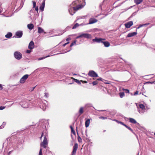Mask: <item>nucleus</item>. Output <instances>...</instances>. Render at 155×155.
Masks as SVG:
<instances>
[{"instance_id": "16", "label": "nucleus", "mask_w": 155, "mask_h": 155, "mask_svg": "<svg viewBox=\"0 0 155 155\" xmlns=\"http://www.w3.org/2000/svg\"><path fill=\"white\" fill-rule=\"evenodd\" d=\"M45 0H43L42 4L40 7V10L41 11H43L45 6Z\"/></svg>"}, {"instance_id": "40", "label": "nucleus", "mask_w": 155, "mask_h": 155, "mask_svg": "<svg viewBox=\"0 0 155 155\" xmlns=\"http://www.w3.org/2000/svg\"><path fill=\"white\" fill-rule=\"evenodd\" d=\"M123 90L125 92L127 93H128L129 92V90H128V89H123Z\"/></svg>"}, {"instance_id": "63", "label": "nucleus", "mask_w": 155, "mask_h": 155, "mask_svg": "<svg viewBox=\"0 0 155 155\" xmlns=\"http://www.w3.org/2000/svg\"><path fill=\"white\" fill-rule=\"evenodd\" d=\"M84 82L85 83H86L87 82V81H84Z\"/></svg>"}, {"instance_id": "62", "label": "nucleus", "mask_w": 155, "mask_h": 155, "mask_svg": "<svg viewBox=\"0 0 155 155\" xmlns=\"http://www.w3.org/2000/svg\"><path fill=\"white\" fill-rule=\"evenodd\" d=\"M113 120V121H115V120H116V119H114V120Z\"/></svg>"}, {"instance_id": "3", "label": "nucleus", "mask_w": 155, "mask_h": 155, "mask_svg": "<svg viewBox=\"0 0 155 155\" xmlns=\"http://www.w3.org/2000/svg\"><path fill=\"white\" fill-rule=\"evenodd\" d=\"M31 101V100L28 99H24L20 102L19 104L22 107L27 108L29 107V105H30Z\"/></svg>"}, {"instance_id": "23", "label": "nucleus", "mask_w": 155, "mask_h": 155, "mask_svg": "<svg viewBox=\"0 0 155 155\" xmlns=\"http://www.w3.org/2000/svg\"><path fill=\"white\" fill-rule=\"evenodd\" d=\"M129 120H130V122L132 123L136 124L137 123L136 120L134 118H129Z\"/></svg>"}, {"instance_id": "45", "label": "nucleus", "mask_w": 155, "mask_h": 155, "mask_svg": "<svg viewBox=\"0 0 155 155\" xmlns=\"http://www.w3.org/2000/svg\"><path fill=\"white\" fill-rule=\"evenodd\" d=\"M45 96L46 97H48V94L46 92L45 93Z\"/></svg>"}, {"instance_id": "33", "label": "nucleus", "mask_w": 155, "mask_h": 155, "mask_svg": "<svg viewBox=\"0 0 155 155\" xmlns=\"http://www.w3.org/2000/svg\"><path fill=\"white\" fill-rule=\"evenodd\" d=\"M35 11L37 12V14L36 15L37 16H38V6L35 7Z\"/></svg>"}, {"instance_id": "54", "label": "nucleus", "mask_w": 155, "mask_h": 155, "mask_svg": "<svg viewBox=\"0 0 155 155\" xmlns=\"http://www.w3.org/2000/svg\"><path fill=\"white\" fill-rule=\"evenodd\" d=\"M115 121L118 123L119 124L120 121H118L117 120H115Z\"/></svg>"}, {"instance_id": "57", "label": "nucleus", "mask_w": 155, "mask_h": 155, "mask_svg": "<svg viewBox=\"0 0 155 155\" xmlns=\"http://www.w3.org/2000/svg\"><path fill=\"white\" fill-rule=\"evenodd\" d=\"M153 82H147V83H151V84H153Z\"/></svg>"}, {"instance_id": "60", "label": "nucleus", "mask_w": 155, "mask_h": 155, "mask_svg": "<svg viewBox=\"0 0 155 155\" xmlns=\"http://www.w3.org/2000/svg\"><path fill=\"white\" fill-rule=\"evenodd\" d=\"M105 110H100L99 111H105Z\"/></svg>"}, {"instance_id": "14", "label": "nucleus", "mask_w": 155, "mask_h": 155, "mask_svg": "<svg viewBox=\"0 0 155 155\" xmlns=\"http://www.w3.org/2000/svg\"><path fill=\"white\" fill-rule=\"evenodd\" d=\"M97 20L94 18H91L89 19V24H91L96 22Z\"/></svg>"}, {"instance_id": "56", "label": "nucleus", "mask_w": 155, "mask_h": 155, "mask_svg": "<svg viewBox=\"0 0 155 155\" xmlns=\"http://www.w3.org/2000/svg\"><path fill=\"white\" fill-rule=\"evenodd\" d=\"M132 7V6H131L130 8H127V9H125V11H127V10H128L129 9L131 8Z\"/></svg>"}, {"instance_id": "5", "label": "nucleus", "mask_w": 155, "mask_h": 155, "mask_svg": "<svg viewBox=\"0 0 155 155\" xmlns=\"http://www.w3.org/2000/svg\"><path fill=\"white\" fill-rule=\"evenodd\" d=\"M47 101L44 100L42 101V103H41L40 105V107L43 111L45 110L47 107Z\"/></svg>"}, {"instance_id": "34", "label": "nucleus", "mask_w": 155, "mask_h": 155, "mask_svg": "<svg viewBox=\"0 0 155 155\" xmlns=\"http://www.w3.org/2000/svg\"><path fill=\"white\" fill-rule=\"evenodd\" d=\"M76 40H75L72 43H71L70 45V47H72L73 46V45H75L76 44Z\"/></svg>"}, {"instance_id": "12", "label": "nucleus", "mask_w": 155, "mask_h": 155, "mask_svg": "<svg viewBox=\"0 0 155 155\" xmlns=\"http://www.w3.org/2000/svg\"><path fill=\"white\" fill-rule=\"evenodd\" d=\"M23 35V32L22 31H17L15 34V36H14V37H15V38H21Z\"/></svg>"}, {"instance_id": "30", "label": "nucleus", "mask_w": 155, "mask_h": 155, "mask_svg": "<svg viewBox=\"0 0 155 155\" xmlns=\"http://www.w3.org/2000/svg\"><path fill=\"white\" fill-rule=\"evenodd\" d=\"M148 24H143V25H139L138 27L137 28V29H139V28H140L143 27V26H144L145 25H147Z\"/></svg>"}, {"instance_id": "21", "label": "nucleus", "mask_w": 155, "mask_h": 155, "mask_svg": "<svg viewBox=\"0 0 155 155\" xmlns=\"http://www.w3.org/2000/svg\"><path fill=\"white\" fill-rule=\"evenodd\" d=\"M28 28L30 30L32 29L34 27V25L32 24H29L27 25Z\"/></svg>"}, {"instance_id": "55", "label": "nucleus", "mask_w": 155, "mask_h": 155, "mask_svg": "<svg viewBox=\"0 0 155 155\" xmlns=\"http://www.w3.org/2000/svg\"><path fill=\"white\" fill-rule=\"evenodd\" d=\"M121 124L125 127V126L126 125L125 124H124L123 122L122 123V124Z\"/></svg>"}, {"instance_id": "2", "label": "nucleus", "mask_w": 155, "mask_h": 155, "mask_svg": "<svg viewBox=\"0 0 155 155\" xmlns=\"http://www.w3.org/2000/svg\"><path fill=\"white\" fill-rule=\"evenodd\" d=\"M43 136H44V139L43 142L40 144V147H43L44 148H46L47 147V145L48 144V142L47 139L48 138V134L46 132L44 133L42 132L41 137H40L41 140V138Z\"/></svg>"}, {"instance_id": "37", "label": "nucleus", "mask_w": 155, "mask_h": 155, "mask_svg": "<svg viewBox=\"0 0 155 155\" xmlns=\"http://www.w3.org/2000/svg\"><path fill=\"white\" fill-rule=\"evenodd\" d=\"M32 2L33 4V8H34L35 7H36L35 2V1H33Z\"/></svg>"}, {"instance_id": "43", "label": "nucleus", "mask_w": 155, "mask_h": 155, "mask_svg": "<svg viewBox=\"0 0 155 155\" xmlns=\"http://www.w3.org/2000/svg\"><path fill=\"white\" fill-rule=\"evenodd\" d=\"M5 108V106H0V110H2L4 109Z\"/></svg>"}, {"instance_id": "51", "label": "nucleus", "mask_w": 155, "mask_h": 155, "mask_svg": "<svg viewBox=\"0 0 155 155\" xmlns=\"http://www.w3.org/2000/svg\"><path fill=\"white\" fill-rule=\"evenodd\" d=\"M69 43V42H67V43H65V44H64L63 45V46L64 47L65 46V45H66L68 44Z\"/></svg>"}, {"instance_id": "44", "label": "nucleus", "mask_w": 155, "mask_h": 155, "mask_svg": "<svg viewBox=\"0 0 155 155\" xmlns=\"http://www.w3.org/2000/svg\"><path fill=\"white\" fill-rule=\"evenodd\" d=\"M105 82L103 81L105 84H110V82L109 81H107L104 80Z\"/></svg>"}, {"instance_id": "17", "label": "nucleus", "mask_w": 155, "mask_h": 155, "mask_svg": "<svg viewBox=\"0 0 155 155\" xmlns=\"http://www.w3.org/2000/svg\"><path fill=\"white\" fill-rule=\"evenodd\" d=\"M137 34L136 32L129 33L127 35V37H130L136 35Z\"/></svg>"}, {"instance_id": "29", "label": "nucleus", "mask_w": 155, "mask_h": 155, "mask_svg": "<svg viewBox=\"0 0 155 155\" xmlns=\"http://www.w3.org/2000/svg\"><path fill=\"white\" fill-rule=\"evenodd\" d=\"M72 78L74 79V80L75 82H76L78 84H81V83L80 82V81H79L78 80L74 79L73 78Z\"/></svg>"}, {"instance_id": "6", "label": "nucleus", "mask_w": 155, "mask_h": 155, "mask_svg": "<svg viewBox=\"0 0 155 155\" xmlns=\"http://www.w3.org/2000/svg\"><path fill=\"white\" fill-rule=\"evenodd\" d=\"M15 58L17 60H20L22 57V54L19 51H16L14 53Z\"/></svg>"}, {"instance_id": "46", "label": "nucleus", "mask_w": 155, "mask_h": 155, "mask_svg": "<svg viewBox=\"0 0 155 155\" xmlns=\"http://www.w3.org/2000/svg\"><path fill=\"white\" fill-rule=\"evenodd\" d=\"M31 52V51L30 50H27L26 51V52L27 53H28V54L30 53Z\"/></svg>"}, {"instance_id": "59", "label": "nucleus", "mask_w": 155, "mask_h": 155, "mask_svg": "<svg viewBox=\"0 0 155 155\" xmlns=\"http://www.w3.org/2000/svg\"><path fill=\"white\" fill-rule=\"evenodd\" d=\"M71 137H72V139L73 140H74V138H73V136H72V135H71Z\"/></svg>"}, {"instance_id": "49", "label": "nucleus", "mask_w": 155, "mask_h": 155, "mask_svg": "<svg viewBox=\"0 0 155 155\" xmlns=\"http://www.w3.org/2000/svg\"><path fill=\"white\" fill-rule=\"evenodd\" d=\"M138 94V92L137 91H136L134 93V95H136Z\"/></svg>"}, {"instance_id": "50", "label": "nucleus", "mask_w": 155, "mask_h": 155, "mask_svg": "<svg viewBox=\"0 0 155 155\" xmlns=\"http://www.w3.org/2000/svg\"><path fill=\"white\" fill-rule=\"evenodd\" d=\"M103 79L102 78H98L97 79V80H98V81H104L103 80H102Z\"/></svg>"}, {"instance_id": "15", "label": "nucleus", "mask_w": 155, "mask_h": 155, "mask_svg": "<svg viewBox=\"0 0 155 155\" xmlns=\"http://www.w3.org/2000/svg\"><path fill=\"white\" fill-rule=\"evenodd\" d=\"M34 43L32 41H31L29 43L28 48L30 50L33 49L34 48Z\"/></svg>"}, {"instance_id": "28", "label": "nucleus", "mask_w": 155, "mask_h": 155, "mask_svg": "<svg viewBox=\"0 0 155 155\" xmlns=\"http://www.w3.org/2000/svg\"><path fill=\"white\" fill-rule=\"evenodd\" d=\"M120 97L122 98L124 96V92H121L119 93Z\"/></svg>"}, {"instance_id": "42", "label": "nucleus", "mask_w": 155, "mask_h": 155, "mask_svg": "<svg viewBox=\"0 0 155 155\" xmlns=\"http://www.w3.org/2000/svg\"><path fill=\"white\" fill-rule=\"evenodd\" d=\"M39 155H42V149L41 148L40 150Z\"/></svg>"}, {"instance_id": "11", "label": "nucleus", "mask_w": 155, "mask_h": 155, "mask_svg": "<svg viewBox=\"0 0 155 155\" xmlns=\"http://www.w3.org/2000/svg\"><path fill=\"white\" fill-rule=\"evenodd\" d=\"M78 147V143H75L73 147V151L71 153V155H75L76 153V151Z\"/></svg>"}, {"instance_id": "31", "label": "nucleus", "mask_w": 155, "mask_h": 155, "mask_svg": "<svg viewBox=\"0 0 155 155\" xmlns=\"http://www.w3.org/2000/svg\"><path fill=\"white\" fill-rule=\"evenodd\" d=\"M79 25L78 23H77L75 24L73 27L72 29H74L76 28L77 27H78L79 26Z\"/></svg>"}, {"instance_id": "8", "label": "nucleus", "mask_w": 155, "mask_h": 155, "mask_svg": "<svg viewBox=\"0 0 155 155\" xmlns=\"http://www.w3.org/2000/svg\"><path fill=\"white\" fill-rule=\"evenodd\" d=\"M139 107L142 110H140L139 108H138V111L139 112V113L140 114L143 113L145 112V106L143 104H140L139 105Z\"/></svg>"}, {"instance_id": "41", "label": "nucleus", "mask_w": 155, "mask_h": 155, "mask_svg": "<svg viewBox=\"0 0 155 155\" xmlns=\"http://www.w3.org/2000/svg\"><path fill=\"white\" fill-rule=\"evenodd\" d=\"M50 56L49 55H48L45 57H43V58H40L38 59V60H42V59H43L46 58H47V57H49Z\"/></svg>"}, {"instance_id": "20", "label": "nucleus", "mask_w": 155, "mask_h": 155, "mask_svg": "<svg viewBox=\"0 0 155 155\" xmlns=\"http://www.w3.org/2000/svg\"><path fill=\"white\" fill-rule=\"evenodd\" d=\"M90 123V120L89 119H87L85 122V126L86 127H89Z\"/></svg>"}, {"instance_id": "36", "label": "nucleus", "mask_w": 155, "mask_h": 155, "mask_svg": "<svg viewBox=\"0 0 155 155\" xmlns=\"http://www.w3.org/2000/svg\"><path fill=\"white\" fill-rule=\"evenodd\" d=\"M36 87V86H35V87L30 88L29 89V91H33L34 90V89H35V88Z\"/></svg>"}, {"instance_id": "9", "label": "nucleus", "mask_w": 155, "mask_h": 155, "mask_svg": "<svg viewBox=\"0 0 155 155\" xmlns=\"http://www.w3.org/2000/svg\"><path fill=\"white\" fill-rule=\"evenodd\" d=\"M29 76L28 74H26L24 75L20 79V83L21 84H24L27 79Z\"/></svg>"}, {"instance_id": "48", "label": "nucleus", "mask_w": 155, "mask_h": 155, "mask_svg": "<svg viewBox=\"0 0 155 155\" xmlns=\"http://www.w3.org/2000/svg\"><path fill=\"white\" fill-rule=\"evenodd\" d=\"M71 38H70V37H69V38H68L66 39V41H69L70 40H71Z\"/></svg>"}, {"instance_id": "26", "label": "nucleus", "mask_w": 155, "mask_h": 155, "mask_svg": "<svg viewBox=\"0 0 155 155\" xmlns=\"http://www.w3.org/2000/svg\"><path fill=\"white\" fill-rule=\"evenodd\" d=\"M70 127L71 129V133H73L74 134V135L75 136V132L74 130L73 127L71 126H70Z\"/></svg>"}, {"instance_id": "1", "label": "nucleus", "mask_w": 155, "mask_h": 155, "mask_svg": "<svg viewBox=\"0 0 155 155\" xmlns=\"http://www.w3.org/2000/svg\"><path fill=\"white\" fill-rule=\"evenodd\" d=\"M81 0H77L73 2L69 6V12L71 15H73L75 13V12L78 10L82 8L85 5V3L84 2L82 4H78Z\"/></svg>"}, {"instance_id": "47", "label": "nucleus", "mask_w": 155, "mask_h": 155, "mask_svg": "<svg viewBox=\"0 0 155 155\" xmlns=\"http://www.w3.org/2000/svg\"><path fill=\"white\" fill-rule=\"evenodd\" d=\"M3 88L2 85L0 84V90H2L3 89Z\"/></svg>"}, {"instance_id": "64", "label": "nucleus", "mask_w": 155, "mask_h": 155, "mask_svg": "<svg viewBox=\"0 0 155 155\" xmlns=\"http://www.w3.org/2000/svg\"><path fill=\"white\" fill-rule=\"evenodd\" d=\"M154 135H155V132L154 133Z\"/></svg>"}, {"instance_id": "39", "label": "nucleus", "mask_w": 155, "mask_h": 155, "mask_svg": "<svg viewBox=\"0 0 155 155\" xmlns=\"http://www.w3.org/2000/svg\"><path fill=\"white\" fill-rule=\"evenodd\" d=\"M34 9H31V10H30L29 11V14L30 15V17H31V13H33V11H34Z\"/></svg>"}, {"instance_id": "7", "label": "nucleus", "mask_w": 155, "mask_h": 155, "mask_svg": "<svg viewBox=\"0 0 155 155\" xmlns=\"http://www.w3.org/2000/svg\"><path fill=\"white\" fill-rule=\"evenodd\" d=\"M88 75L91 77L96 78L98 77L97 74L93 70H91L89 71Z\"/></svg>"}, {"instance_id": "58", "label": "nucleus", "mask_w": 155, "mask_h": 155, "mask_svg": "<svg viewBox=\"0 0 155 155\" xmlns=\"http://www.w3.org/2000/svg\"><path fill=\"white\" fill-rule=\"evenodd\" d=\"M12 152V151H9V153H8V154H9L10 153H11Z\"/></svg>"}, {"instance_id": "32", "label": "nucleus", "mask_w": 155, "mask_h": 155, "mask_svg": "<svg viewBox=\"0 0 155 155\" xmlns=\"http://www.w3.org/2000/svg\"><path fill=\"white\" fill-rule=\"evenodd\" d=\"M78 141L79 142L81 143L82 142V139L78 135Z\"/></svg>"}, {"instance_id": "13", "label": "nucleus", "mask_w": 155, "mask_h": 155, "mask_svg": "<svg viewBox=\"0 0 155 155\" xmlns=\"http://www.w3.org/2000/svg\"><path fill=\"white\" fill-rule=\"evenodd\" d=\"M133 22L132 21H129L124 24L126 28H130L133 25Z\"/></svg>"}, {"instance_id": "38", "label": "nucleus", "mask_w": 155, "mask_h": 155, "mask_svg": "<svg viewBox=\"0 0 155 155\" xmlns=\"http://www.w3.org/2000/svg\"><path fill=\"white\" fill-rule=\"evenodd\" d=\"M99 118L100 119H104V120L106 119L107 118L106 117H103V116L99 117Z\"/></svg>"}, {"instance_id": "25", "label": "nucleus", "mask_w": 155, "mask_h": 155, "mask_svg": "<svg viewBox=\"0 0 155 155\" xmlns=\"http://www.w3.org/2000/svg\"><path fill=\"white\" fill-rule=\"evenodd\" d=\"M143 1V0H134L135 3L137 5L140 4Z\"/></svg>"}, {"instance_id": "61", "label": "nucleus", "mask_w": 155, "mask_h": 155, "mask_svg": "<svg viewBox=\"0 0 155 155\" xmlns=\"http://www.w3.org/2000/svg\"><path fill=\"white\" fill-rule=\"evenodd\" d=\"M122 122L120 121L119 124H122Z\"/></svg>"}, {"instance_id": "10", "label": "nucleus", "mask_w": 155, "mask_h": 155, "mask_svg": "<svg viewBox=\"0 0 155 155\" xmlns=\"http://www.w3.org/2000/svg\"><path fill=\"white\" fill-rule=\"evenodd\" d=\"M105 39L104 38H95L93 39L92 41L94 42L100 43H102L103 41H105Z\"/></svg>"}, {"instance_id": "18", "label": "nucleus", "mask_w": 155, "mask_h": 155, "mask_svg": "<svg viewBox=\"0 0 155 155\" xmlns=\"http://www.w3.org/2000/svg\"><path fill=\"white\" fill-rule=\"evenodd\" d=\"M102 43H103L104 44V46L106 47H108L110 45V43L107 41H103Z\"/></svg>"}, {"instance_id": "22", "label": "nucleus", "mask_w": 155, "mask_h": 155, "mask_svg": "<svg viewBox=\"0 0 155 155\" xmlns=\"http://www.w3.org/2000/svg\"><path fill=\"white\" fill-rule=\"evenodd\" d=\"M12 36V34L11 32H8L5 35V37L7 38H10Z\"/></svg>"}, {"instance_id": "52", "label": "nucleus", "mask_w": 155, "mask_h": 155, "mask_svg": "<svg viewBox=\"0 0 155 155\" xmlns=\"http://www.w3.org/2000/svg\"><path fill=\"white\" fill-rule=\"evenodd\" d=\"M4 127H3V125H1L0 126V129H2Z\"/></svg>"}, {"instance_id": "24", "label": "nucleus", "mask_w": 155, "mask_h": 155, "mask_svg": "<svg viewBox=\"0 0 155 155\" xmlns=\"http://www.w3.org/2000/svg\"><path fill=\"white\" fill-rule=\"evenodd\" d=\"M84 112V108L83 107H80L79 110V115H81Z\"/></svg>"}, {"instance_id": "35", "label": "nucleus", "mask_w": 155, "mask_h": 155, "mask_svg": "<svg viewBox=\"0 0 155 155\" xmlns=\"http://www.w3.org/2000/svg\"><path fill=\"white\" fill-rule=\"evenodd\" d=\"M98 83V82L97 81H95L92 82V84L93 85H97Z\"/></svg>"}, {"instance_id": "19", "label": "nucleus", "mask_w": 155, "mask_h": 155, "mask_svg": "<svg viewBox=\"0 0 155 155\" xmlns=\"http://www.w3.org/2000/svg\"><path fill=\"white\" fill-rule=\"evenodd\" d=\"M38 33L40 34L42 32H44L45 34H46V32H44V30L42 28H41L40 27H38Z\"/></svg>"}, {"instance_id": "4", "label": "nucleus", "mask_w": 155, "mask_h": 155, "mask_svg": "<svg viewBox=\"0 0 155 155\" xmlns=\"http://www.w3.org/2000/svg\"><path fill=\"white\" fill-rule=\"evenodd\" d=\"M84 38L87 39H91L92 38L91 34L87 33H82L80 34L78 36L76 37V38L78 39L79 38Z\"/></svg>"}, {"instance_id": "27", "label": "nucleus", "mask_w": 155, "mask_h": 155, "mask_svg": "<svg viewBox=\"0 0 155 155\" xmlns=\"http://www.w3.org/2000/svg\"><path fill=\"white\" fill-rule=\"evenodd\" d=\"M126 128H127V129H128L129 130H130L135 135H136L133 132V130H132V129L129 127L127 125H126L125 127Z\"/></svg>"}, {"instance_id": "53", "label": "nucleus", "mask_w": 155, "mask_h": 155, "mask_svg": "<svg viewBox=\"0 0 155 155\" xmlns=\"http://www.w3.org/2000/svg\"><path fill=\"white\" fill-rule=\"evenodd\" d=\"M5 123L4 122H3V123H2V125H3V127H4L5 126Z\"/></svg>"}]
</instances>
